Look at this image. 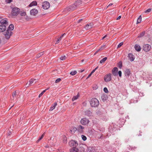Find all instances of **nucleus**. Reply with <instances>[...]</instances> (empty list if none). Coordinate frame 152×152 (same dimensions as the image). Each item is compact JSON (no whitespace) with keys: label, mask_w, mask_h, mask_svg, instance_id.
Masks as SVG:
<instances>
[{"label":"nucleus","mask_w":152,"mask_h":152,"mask_svg":"<svg viewBox=\"0 0 152 152\" xmlns=\"http://www.w3.org/2000/svg\"><path fill=\"white\" fill-rule=\"evenodd\" d=\"M90 104L92 107H98L99 104V102L96 98H92L90 101Z\"/></svg>","instance_id":"1"},{"label":"nucleus","mask_w":152,"mask_h":152,"mask_svg":"<svg viewBox=\"0 0 152 152\" xmlns=\"http://www.w3.org/2000/svg\"><path fill=\"white\" fill-rule=\"evenodd\" d=\"M12 31L7 30H5L3 33V34L5 38L7 39L10 38V37L12 35Z\"/></svg>","instance_id":"2"},{"label":"nucleus","mask_w":152,"mask_h":152,"mask_svg":"<svg viewBox=\"0 0 152 152\" xmlns=\"http://www.w3.org/2000/svg\"><path fill=\"white\" fill-rule=\"evenodd\" d=\"M20 12V9L17 7H14L13 8L12 12V15L14 16H17Z\"/></svg>","instance_id":"3"},{"label":"nucleus","mask_w":152,"mask_h":152,"mask_svg":"<svg viewBox=\"0 0 152 152\" xmlns=\"http://www.w3.org/2000/svg\"><path fill=\"white\" fill-rule=\"evenodd\" d=\"M76 7V5L75 4H73L69 6V7H67L65 9V11H70L74 10H75Z\"/></svg>","instance_id":"4"},{"label":"nucleus","mask_w":152,"mask_h":152,"mask_svg":"<svg viewBox=\"0 0 152 152\" xmlns=\"http://www.w3.org/2000/svg\"><path fill=\"white\" fill-rule=\"evenodd\" d=\"M42 7L44 9L47 10L49 8L50 4L48 2L45 1L42 3Z\"/></svg>","instance_id":"5"},{"label":"nucleus","mask_w":152,"mask_h":152,"mask_svg":"<svg viewBox=\"0 0 152 152\" xmlns=\"http://www.w3.org/2000/svg\"><path fill=\"white\" fill-rule=\"evenodd\" d=\"M80 122L83 125H86L89 123V121L88 119L84 118L81 119Z\"/></svg>","instance_id":"6"},{"label":"nucleus","mask_w":152,"mask_h":152,"mask_svg":"<svg viewBox=\"0 0 152 152\" xmlns=\"http://www.w3.org/2000/svg\"><path fill=\"white\" fill-rule=\"evenodd\" d=\"M111 74L109 73L105 75L104 78V81L106 82H108L110 81L111 80Z\"/></svg>","instance_id":"7"},{"label":"nucleus","mask_w":152,"mask_h":152,"mask_svg":"<svg viewBox=\"0 0 152 152\" xmlns=\"http://www.w3.org/2000/svg\"><path fill=\"white\" fill-rule=\"evenodd\" d=\"M69 144L71 147H73V148L76 147L78 145L77 141L74 140L69 142Z\"/></svg>","instance_id":"8"},{"label":"nucleus","mask_w":152,"mask_h":152,"mask_svg":"<svg viewBox=\"0 0 152 152\" xmlns=\"http://www.w3.org/2000/svg\"><path fill=\"white\" fill-rule=\"evenodd\" d=\"M151 49V46L148 44L144 45L143 47V50L145 52L149 51Z\"/></svg>","instance_id":"9"},{"label":"nucleus","mask_w":152,"mask_h":152,"mask_svg":"<svg viewBox=\"0 0 152 152\" xmlns=\"http://www.w3.org/2000/svg\"><path fill=\"white\" fill-rule=\"evenodd\" d=\"M131 74V73L129 69H126L125 70L124 75L127 78L129 77Z\"/></svg>","instance_id":"10"},{"label":"nucleus","mask_w":152,"mask_h":152,"mask_svg":"<svg viewBox=\"0 0 152 152\" xmlns=\"http://www.w3.org/2000/svg\"><path fill=\"white\" fill-rule=\"evenodd\" d=\"M118 69L117 67H115L112 70V72L113 75L114 76H116L118 75Z\"/></svg>","instance_id":"11"},{"label":"nucleus","mask_w":152,"mask_h":152,"mask_svg":"<svg viewBox=\"0 0 152 152\" xmlns=\"http://www.w3.org/2000/svg\"><path fill=\"white\" fill-rule=\"evenodd\" d=\"M38 13V11L36 9H33L30 10V14L31 15L35 16Z\"/></svg>","instance_id":"12"},{"label":"nucleus","mask_w":152,"mask_h":152,"mask_svg":"<svg viewBox=\"0 0 152 152\" xmlns=\"http://www.w3.org/2000/svg\"><path fill=\"white\" fill-rule=\"evenodd\" d=\"M84 127L81 125L78 126L77 127V130L80 133H83Z\"/></svg>","instance_id":"13"},{"label":"nucleus","mask_w":152,"mask_h":152,"mask_svg":"<svg viewBox=\"0 0 152 152\" xmlns=\"http://www.w3.org/2000/svg\"><path fill=\"white\" fill-rule=\"evenodd\" d=\"M93 25V24L92 23H90L89 24H87L85 26V28L86 30H88L92 28Z\"/></svg>","instance_id":"14"},{"label":"nucleus","mask_w":152,"mask_h":152,"mask_svg":"<svg viewBox=\"0 0 152 152\" xmlns=\"http://www.w3.org/2000/svg\"><path fill=\"white\" fill-rule=\"evenodd\" d=\"M0 23L1 25H4L5 26L7 24L8 25V22H7V19H2L0 21Z\"/></svg>","instance_id":"15"},{"label":"nucleus","mask_w":152,"mask_h":152,"mask_svg":"<svg viewBox=\"0 0 152 152\" xmlns=\"http://www.w3.org/2000/svg\"><path fill=\"white\" fill-rule=\"evenodd\" d=\"M107 99L108 96L105 94H103L101 96V99L103 102L106 101Z\"/></svg>","instance_id":"16"},{"label":"nucleus","mask_w":152,"mask_h":152,"mask_svg":"<svg viewBox=\"0 0 152 152\" xmlns=\"http://www.w3.org/2000/svg\"><path fill=\"white\" fill-rule=\"evenodd\" d=\"M128 57L129 59L131 61H134L135 58L134 56L131 53H130L128 54Z\"/></svg>","instance_id":"17"},{"label":"nucleus","mask_w":152,"mask_h":152,"mask_svg":"<svg viewBox=\"0 0 152 152\" xmlns=\"http://www.w3.org/2000/svg\"><path fill=\"white\" fill-rule=\"evenodd\" d=\"M85 114L86 115L90 116L92 115V113L90 110H87L85 112Z\"/></svg>","instance_id":"18"},{"label":"nucleus","mask_w":152,"mask_h":152,"mask_svg":"<svg viewBox=\"0 0 152 152\" xmlns=\"http://www.w3.org/2000/svg\"><path fill=\"white\" fill-rule=\"evenodd\" d=\"M6 27L4 25H0V32H4L6 30Z\"/></svg>","instance_id":"19"},{"label":"nucleus","mask_w":152,"mask_h":152,"mask_svg":"<svg viewBox=\"0 0 152 152\" xmlns=\"http://www.w3.org/2000/svg\"><path fill=\"white\" fill-rule=\"evenodd\" d=\"M134 48L136 51L138 52L140 51L141 49L140 46L137 44L135 45Z\"/></svg>","instance_id":"20"},{"label":"nucleus","mask_w":152,"mask_h":152,"mask_svg":"<svg viewBox=\"0 0 152 152\" xmlns=\"http://www.w3.org/2000/svg\"><path fill=\"white\" fill-rule=\"evenodd\" d=\"M65 34H66L64 33L61 35V36L59 38H58L57 40L56 41V44L58 43L61 40V39L63 37Z\"/></svg>","instance_id":"21"},{"label":"nucleus","mask_w":152,"mask_h":152,"mask_svg":"<svg viewBox=\"0 0 152 152\" xmlns=\"http://www.w3.org/2000/svg\"><path fill=\"white\" fill-rule=\"evenodd\" d=\"M37 5V3L35 1H33L28 5L29 7H31L33 6H36Z\"/></svg>","instance_id":"22"},{"label":"nucleus","mask_w":152,"mask_h":152,"mask_svg":"<svg viewBox=\"0 0 152 152\" xmlns=\"http://www.w3.org/2000/svg\"><path fill=\"white\" fill-rule=\"evenodd\" d=\"M78 149L76 147L72 148L70 149V152H78Z\"/></svg>","instance_id":"23"},{"label":"nucleus","mask_w":152,"mask_h":152,"mask_svg":"<svg viewBox=\"0 0 152 152\" xmlns=\"http://www.w3.org/2000/svg\"><path fill=\"white\" fill-rule=\"evenodd\" d=\"M14 29V26L13 24H11L9 25L7 30L12 31Z\"/></svg>","instance_id":"24"},{"label":"nucleus","mask_w":152,"mask_h":152,"mask_svg":"<svg viewBox=\"0 0 152 152\" xmlns=\"http://www.w3.org/2000/svg\"><path fill=\"white\" fill-rule=\"evenodd\" d=\"M35 79H31L29 81V85H31L33 83H35L36 82Z\"/></svg>","instance_id":"25"},{"label":"nucleus","mask_w":152,"mask_h":152,"mask_svg":"<svg viewBox=\"0 0 152 152\" xmlns=\"http://www.w3.org/2000/svg\"><path fill=\"white\" fill-rule=\"evenodd\" d=\"M12 96V97L14 99H17V98L18 97V95L16 94V91H15L13 92Z\"/></svg>","instance_id":"26"},{"label":"nucleus","mask_w":152,"mask_h":152,"mask_svg":"<svg viewBox=\"0 0 152 152\" xmlns=\"http://www.w3.org/2000/svg\"><path fill=\"white\" fill-rule=\"evenodd\" d=\"M95 151V149L91 147H89L88 148L87 152H94Z\"/></svg>","instance_id":"27"},{"label":"nucleus","mask_w":152,"mask_h":152,"mask_svg":"<svg viewBox=\"0 0 152 152\" xmlns=\"http://www.w3.org/2000/svg\"><path fill=\"white\" fill-rule=\"evenodd\" d=\"M82 0H77L74 3L76 5V7L82 4Z\"/></svg>","instance_id":"28"},{"label":"nucleus","mask_w":152,"mask_h":152,"mask_svg":"<svg viewBox=\"0 0 152 152\" xmlns=\"http://www.w3.org/2000/svg\"><path fill=\"white\" fill-rule=\"evenodd\" d=\"M57 105L56 102H55L53 105H52L50 107V110L52 111L55 109L56 106Z\"/></svg>","instance_id":"29"},{"label":"nucleus","mask_w":152,"mask_h":152,"mask_svg":"<svg viewBox=\"0 0 152 152\" xmlns=\"http://www.w3.org/2000/svg\"><path fill=\"white\" fill-rule=\"evenodd\" d=\"M127 148L129 150L133 151L136 148V147H132L130 145H129L128 146Z\"/></svg>","instance_id":"30"},{"label":"nucleus","mask_w":152,"mask_h":152,"mask_svg":"<svg viewBox=\"0 0 152 152\" xmlns=\"http://www.w3.org/2000/svg\"><path fill=\"white\" fill-rule=\"evenodd\" d=\"M77 130V128L74 127L72 129L70 130L71 133L72 134H74L75 133V132Z\"/></svg>","instance_id":"31"},{"label":"nucleus","mask_w":152,"mask_h":152,"mask_svg":"<svg viewBox=\"0 0 152 152\" xmlns=\"http://www.w3.org/2000/svg\"><path fill=\"white\" fill-rule=\"evenodd\" d=\"M79 95L78 94H77V95L74 96L72 99V101H73L76 99H77L79 97Z\"/></svg>","instance_id":"32"},{"label":"nucleus","mask_w":152,"mask_h":152,"mask_svg":"<svg viewBox=\"0 0 152 152\" xmlns=\"http://www.w3.org/2000/svg\"><path fill=\"white\" fill-rule=\"evenodd\" d=\"M107 59V57H105L103 58L102 60H101L99 62L100 64H102V63H104L106 61Z\"/></svg>","instance_id":"33"},{"label":"nucleus","mask_w":152,"mask_h":152,"mask_svg":"<svg viewBox=\"0 0 152 152\" xmlns=\"http://www.w3.org/2000/svg\"><path fill=\"white\" fill-rule=\"evenodd\" d=\"M141 20H142L141 16L140 15L137 20V24L138 23H140L141 22Z\"/></svg>","instance_id":"34"},{"label":"nucleus","mask_w":152,"mask_h":152,"mask_svg":"<svg viewBox=\"0 0 152 152\" xmlns=\"http://www.w3.org/2000/svg\"><path fill=\"white\" fill-rule=\"evenodd\" d=\"M44 54V52H42L37 54L36 56V57L39 58Z\"/></svg>","instance_id":"35"},{"label":"nucleus","mask_w":152,"mask_h":152,"mask_svg":"<svg viewBox=\"0 0 152 152\" xmlns=\"http://www.w3.org/2000/svg\"><path fill=\"white\" fill-rule=\"evenodd\" d=\"M122 66V63L121 61H119L118 64V67L120 69H121Z\"/></svg>","instance_id":"36"},{"label":"nucleus","mask_w":152,"mask_h":152,"mask_svg":"<svg viewBox=\"0 0 152 152\" xmlns=\"http://www.w3.org/2000/svg\"><path fill=\"white\" fill-rule=\"evenodd\" d=\"M45 133H44L39 138L38 140H37V142H39L40 140H42V139L43 138L45 135Z\"/></svg>","instance_id":"37"},{"label":"nucleus","mask_w":152,"mask_h":152,"mask_svg":"<svg viewBox=\"0 0 152 152\" xmlns=\"http://www.w3.org/2000/svg\"><path fill=\"white\" fill-rule=\"evenodd\" d=\"M145 34V32L143 31L138 36V37L140 38L143 37Z\"/></svg>","instance_id":"38"},{"label":"nucleus","mask_w":152,"mask_h":152,"mask_svg":"<svg viewBox=\"0 0 152 152\" xmlns=\"http://www.w3.org/2000/svg\"><path fill=\"white\" fill-rule=\"evenodd\" d=\"M66 58V57L65 56H62L60 57V59L61 60H65Z\"/></svg>","instance_id":"39"},{"label":"nucleus","mask_w":152,"mask_h":152,"mask_svg":"<svg viewBox=\"0 0 152 152\" xmlns=\"http://www.w3.org/2000/svg\"><path fill=\"white\" fill-rule=\"evenodd\" d=\"M77 72L76 71H72L70 72V74L72 75H74L77 73Z\"/></svg>","instance_id":"40"},{"label":"nucleus","mask_w":152,"mask_h":152,"mask_svg":"<svg viewBox=\"0 0 152 152\" xmlns=\"http://www.w3.org/2000/svg\"><path fill=\"white\" fill-rule=\"evenodd\" d=\"M81 137L82 138V140L83 141H85L87 139L86 137L84 135H81Z\"/></svg>","instance_id":"41"},{"label":"nucleus","mask_w":152,"mask_h":152,"mask_svg":"<svg viewBox=\"0 0 152 152\" xmlns=\"http://www.w3.org/2000/svg\"><path fill=\"white\" fill-rule=\"evenodd\" d=\"M130 102L131 103H136L138 102V100L136 99V100H135L133 99H132L130 101Z\"/></svg>","instance_id":"42"},{"label":"nucleus","mask_w":152,"mask_h":152,"mask_svg":"<svg viewBox=\"0 0 152 152\" xmlns=\"http://www.w3.org/2000/svg\"><path fill=\"white\" fill-rule=\"evenodd\" d=\"M20 15L22 16H25L26 15V13L24 12H21L20 13Z\"/></svg>","instance_id":"43"},{"label":"nucleus","mask_w":152,"mask_h":152,"mask_svg":"<svg viewBox=\"0 0 152 152\" xmlns=\"http://www.w3.org/2000/svg\"><path fill=\"white\" fill-rule=\"evenodd\" d=\"M123 44V42L120 43L117 46V48H120Z\"/></svg>","instance_id":"44"},{"label":"nucleus","mask_w":152,"mask_h":152,"mask_svg":"<svg viewBox=\"0 0 152 152\" xmlns=\"http://www.w3.org/2000/svg\"><path fill=\"white\" fill-rule=\"evenodd\" d=\"M104 91L106 93H107L108 92L107 89L106 87H104L103 89Z\"/></svg>","instance_id":"45"},{"label":"nucleus","mask_w":152,"mask_h":152,"mask_svg":"<svg viewBox=\"0 0 152 152\" xmlns=\"http://www.w3.org/2000/svg\"><path fill=\"white\" fill-rule=\"evenodd\" d=\"M61 80V79L60 78H57L55 80V83H57L59 82Z\"/></svg>","instance_id":"46"},{"label":"nucleus","mask_w":152,"mask_h":152,"mask_svg":"<svg viewBox=\"0 0 152 152\" xmlns=\"http://www.w3.org/2000/svg\"><path fill=\"white\" fill-rule=\"evenodd\" d=\"M151 9H148L145 11V13H148L151 11Z\"/></svg>","instance_id":"47"},{"label":"nucleus","mask_w":152,"mask_h":152,"mask_svg":"<svg viewBox=\"0 0 152 152\" xmlns=\"http://www.w3.org/2000/svg\"><path fill=\"white\" fill-rule=\"evenodd\" d=\"M118 75H119V76L120 77H121V76H122V72H121V71H119L118 72Z\"/></svg>","instance_id":"48"},{"label":"nucleus","mask_w":152,"mask_h":152,"mask_svg":"<svg viewBox=\"0 0 152 152\" xmlns=\"http://www.w3.org/2000/svg\"><path fill=\"white\" fill-rule=\"evenodd\" d=\"M6 1L7 3H10L12 1V0H6Z\"/></svg>","instance_id":"49"},{"label":"nucleus","mask_w":152,"mask_h":152,"mask_svg":"<svg viewBox=\"0 0 152 152\" xmlns=\"http://www.w3.org/2000/svg\"><path fill=\"white\" fill-rule=\"evenodd\" d=\"M106 48V47L105 45H103L99 49H100V50H102Z\"/></svg>","instance_id":"50"},{"label":"nucleus","mask_w":152,"mask_h":152,"mask_svg":"<svg viewBox=\"0 0 152 152\" xmlns=\"http://www.w3.org/2000/svg\"><path fill=\"white\" fill-rule=\"evenodd\" d=\"M12 133V132L11 131H9L7 134V135L8 136H9L11 135Z\"/></svg>","instance_id":"51"},{"label":"nucleus","mask_w":152,"mask_h":152,"mask_svg":"<svg viewBox=\"0 0 152 152\" xmlns=\"http://www.w3.org/2000/svg\"><path fill=\"white\" fill-rule=\"evenodd\" d=\"M139 95L140 96H144V93H142V92H140V93H139Z\"/></svg>","instance_id":"52"},{"label":"nucleus","mask_w":152,"mask_h":152,"mask_svg":"<svg viewBox=\"0 0 152 152\" xmlns=\"http://www.w3.org/2000/svg\"><path fill=\"white\" fill-rule=\"evenodd\" d=\"M43 94L42 92H41L39 95V97H41L43 95Z\"/></svg>","instance_id":"53"},{"label":"nucleus","mask_w":152,"mask_h":152,"mask_svg":"<svg viewBox=\"0 0 152 152\" xmlns=\"http://www.w3.org/2000/svg\"><path fill=\"white\" fill-rule=\"evenodd\" d=\"M121 18V15L119 16L117 18V20L120 19Z\"/></svg>","instance_id":"54"},{"label":"nucleus","mask_w":152,"mask_h":152,"mask_svg":"<svg viewBox=\"0 0 152 152\" xmlns=\"http://www.w3.org/2000/svg\"><path fill=\"white\" fill-rule=\"evenodd\" d=\"M96 70L94 69L91 72V73L92 74L93 73H94L95 71Z\"/></svg>","instance_id":"55"},{"label":"nucleus","mask_w":152,"mask_h":152,"mask_svg":"<svg viewBox=\"0 0 152 152\" xmlns=\"http://www.w3.org/2000/svg\"><path fill=\"white\" fill-rule=\"evenodd\" d=\"M113 5V4L110 3L107 6V7H109V6H111L112 5Z\"/></svg>","instance_id":"56"},{"label":"nucleus","mask_w":152,"mask_h":152,"mask_svg":"<svg viewBox=\"0 0 152 152\" xmlns=\"http://www.w3.org/2000/svg\"><path fill=\"white\" fill-rule=\"evenodd\" d=\"M82 20H83V19H80L78 21V23L80 22Z\"/></svg>","instance_id":"57"},{"label":"nucleus","mask_w":152,"mask_h":152,"mask_svg":"<svg viewBox=\"0 0 152 152\" xmlns=\"http://www.w3.org/2000/svg\"><path fill=\"white\" fill-rule=\"evenodd\" d=\"M92 74L91 73L88 76V77H87V78H89L90 77L91 75H92Z\"/></svg>","instance_id":"58"},{"label":"nucleus","mask_w":152,"mask_h":152,"mask_svg":"<svg viewBox=\"0 0 152 152\" xmlns=\"http://www.w3.org/2000/svg\"><path fill=\"white\" fill-rule=\"evenodd\" d=\"M46 91V90H43L42 92L43 94H44V93Z\"/></svg>","instance_id":"59"},{"label":"nucleus","mask_w":152,"mask_h":152,"mask_svg":"<svg viewBox=\"0 0 152 152\" xmlns=\"http://www.w3.org/2000/svg\"><path fill=\"white\" fill-rule=\"evenodd\" d=\"M100 50V49H99L98 50H97V51L96 52V53H95L94 55H95V54H96V53H98L99 51Z\"/></svg>","instance_id":"60"},{"label":"nucleus","mask_w":152,"mask_h":152,"mask_svg":"<svg viewBox=\"0 0 152 152\" xmlns=\"http://www.w3.org/2000/svg\"><path fill=\"white\" fill-rule=\"evenodd\" d=\"M67 142L66 140H64V143H66Z\"/></svg>","instance_id":"61"},{"label":"nucleus","mask_w":152,"mask_h":152,"mask_svg":"<svg viewBox=\"0 0 152 152\" xmlns=\"http://www.w3.org/2000/svg\"><path fill=\"white\" fill-rule=\"evenodd\" d=\"M84 71V69H83V70H80V72H83Z\"/></svg>","instance_id":"62"},{"label":"nucleus","mask_w":152,"mask_h":152,"mask_svg":"<svg viewBox=\"0 0 152 152\" xmlns=\"http://www.w3.org/2000/svg\"><path fill=\"white\" fill-rule=\"evenodd\" d=\"M98 68V66H97L95 69H94L96 70Z\"/></svg>","instance_id":"63"},{"label":"nucleus","mask_w":152,"mask_h":152,"mask_svg":"<svg viewBox=\"0 0 152 152\" xmlns=\"http://www.w3.org/2000/svg\"><path fill=\"white\" fill-rule=\"evenodd\" d=\"M106 35H105L102 38V39H104V38L105 37H106Z\"/></svg>","instance_id":"64"}]
</instances>
